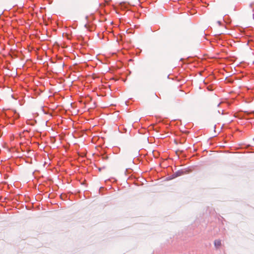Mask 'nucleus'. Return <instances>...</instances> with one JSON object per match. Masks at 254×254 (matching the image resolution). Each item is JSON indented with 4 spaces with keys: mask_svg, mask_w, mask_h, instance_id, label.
<instances>
[{
    "mask_svg": "<svg viewBox=\"0 0 254 254\" xmlns=\"http://www.w3.org/2000/svg\"><path fill=\"white\" fill-rule=\"evenodd\" d=\"M218 23L219 24H221L220 21H218Z\"/></svg>",
    "mask_w": 254,
    "mask_h": 254,
    "instance_id": "f03ea898",
    "label": "nucleus"
},
{
    "mask_svg": "<svg viewBox=\"0 0 254 254\" xmlns=\"http://www.w3.org/2000/svg\"><path fill=\"white\" fill-rule=\"evenodd\" d=\"M214 245L216 249H219L222 246L221 241L219 239L215 240L214 241Z\"/></svg>",
    "mask_w": 254,
    "mask_h": 254,
    "instance_id": "f257e3e1",
    "label": "nucleus"
},
{
    "mask_svg": "<svg viewBox=\"0 0 254 254\" xmlns=\"http://www.w3.org/2000/svg\"><path fill=\"white\" fill-rule=\"evenodd\" d=\"M220 103H218V105H217V106H219V105H220Z\"/></svg>",
    "mask_w": 254,
    "mask_h": 254,
    "instance_id": "7ed1b4c3",
    "label": "nucleus"
}]
</instances>
